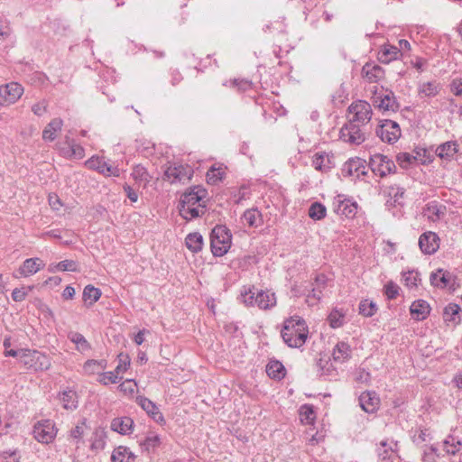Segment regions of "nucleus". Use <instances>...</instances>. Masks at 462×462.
Returning <instances> with one entry per match:
<instances>
[{
    "instance_id": "nucleus-11",
    "label": "nucleus",
    "mask_w": 462,
    "mask_h": 462,
    "mask_svg": "<svg viewBox=\"0 0 462 462\" xmlns=\"http://www.w3.org/2000/svg\"><path fill=\"white\" fill-rule=\"evenodd\" d=\"M369 166L372 171L380 177L394 173L396 170L394 162L388 158V156L381 153L371 155Z\"/></svg>"
},
{
    "instance_id": "nucleus-44",
    "label": "nucleus",
    "mask_w": 462,
    "mask_h": 462,
    "mask_svg": "<svg viewBox=\"0 0 462 462\" xmlns=\"http://www.w3.org/2000/svg\"><path fill=\"white\" fill-rule=\"evenodd\" d=\"M462 443L453 436H448L441 444L442 449L448 455L459 452Z\"/></svg>"
},
{
    "instance_id": "nucleus-57",
    "label": "nucleus",
    "mask_w": 462,
    "mask_h": 462,
    "mask_svg": "<svg viewBox=\"0 0 462 462\" xmlns=\"http://www.w3.org/2000/svg\"><path fill=\"white\" fill-rule=\"evenodd\" d=\"M60 272H79V264L73 260H64L60 262Z\"/></svg>"
},
{
    "instance_id": "nucleus-6",
    "label": "nucleus",
    "mask_w": 462,
    "mask_h": 462,
    "mask_svg": "<svg viewBox=\"0 0 462 462\" xmlns=\"http://www.w3.org/2000/svg\"><path fill=\"white\" fill-rule=\"evenodd\" d=\"M374 88L372 101L375 107L383 112L398 111L400 106L393 91L383 88L379 90L377 87Z\"/></svg>"
},
{
    "instance_id": "nucleus-61",
    "label": "nucleus",
    "mask_w": 462,
    "mask_h": 462,
    "mask_svg": "<svg viewBox=\"0 0 462 462\" xmlns=\"http://www.w3.org/2000/svg\"><path fill=\"white\" fill-rule=\"evenodd\" d=\"M11 34L9 23L5 19H0V40H5Z\"/></svg>"
},
{
    "instance_id": "nucleus-16",
    "label": "nucleus",
    "mask_w": 462,
    "mask_h": 462,
    "mask_svg": "<svg viewBox=\"0 0 462 462\" xmlns=\"http://www.w3.org/2000/svg\"><path fill=\"white\" fill-rule=\"evenodd\" d=\"M344 177L360 179L367 174L366 162L361 158H352L346 162L341 170Z\"/></svg>"
},
{
    "instance_id": "nucleus-64",
    "label": "nucleus",
    "mask_w": 462,
    "mask_h": 462,
    "mask_svg": "<svg viewBox=\"0 0 462 462\" xmlns=\"http://www.w3.org/2000/svg\"><path fill=\"white\" fill-rule=\"evenodd\" d=\"M451 90L455 96H462V79H455L452 81Z\"/></svg>"
},
{
    "instance_id": "nucleus-62",
    "label": "nucleus",
    "mask_w": 462,
    "mask_h": 462,
    "mask_svg": "<svg viewBox=\"0 0 462 462\" xmlns=\"http://www.w3.org/2000/svg\"><path fill=\"white\" fill-rule=\"evenodd\" d=\"M32 111L35 116H42L47 111V103L42 100L32 106Z\"/></svg>"
},
{
    "instance_id": "nucleus-10",
    "label": "nucleus",
    "mask_w": 462,
    "mask_h": 462,
    "mask_svg": "<svg viewBox=\"0 0 462 462\" xmlns=\"http://www.w3.org/2000/svg\"><path fill=\"white\" fill-rule=\"evenodd\" d=\"M57 435L55 423L51 420H42L33 427L34 439L42 444L51 443Z\"/></svg>"
},
{
    "instance_id": "nucleus-47",
    "label": "nucleus",
    "mask_w": 462,
    "mask_h": 462,
    "mask_svg": "<svg viewBox=\"0 0 462 462\" xmlns=\"http://www.w3.org/2000/svg\"><path fill=\"white\" fill-rule=\"evenodd\" d=\"M106 433L103 429H97L93 433L91 449L100 450L106 446Z\"/></svg>"
},
{
    "instance_id": "nucleus-43",
    "label": "nucleus",
    "mask_w": 462,
    "mask_h": 462,
    "mask_svg": "<svg viewBox=\"0 0 462 462\" xmlns=\"http://www.w3.org/2000/svg\"><path fill=\"white\" fill-rule=\"evenodd\" d=\"M358 310L360 315L370 318L376 313L378 308L375 302L365 299L360 301Z\"/></svg>"
},
{
    "instance_id": "nucleus-56",
    "label": "nucleus",
    "mask_w": 462,
    "mask_h": 462,
    "mask_svg": "<svg viewBox=\"0 0 462 462\" xmlns=\"http://www.w3.org/2000/svg\"><path fill=\"white\" fill-rule=\"evenodd\" d=\"M160 444V438L158 435L151 434L145 438L141 443V446L147 451L151 448H156Z\"/></svg>"
},
{
    "instance_id": "nucleus-36",
    "label": "nucleus",
    "mask_w": 462,
    "mask_h": 462,
    "mask_svg": "<svg viewBox=\"0 0 462 462\" xmlns=\"http://www.w3.org/2000/svg\"><path fill=\"white\" fill-rule=\"evenodd\" d=\"M68 338L76 345L77 350L80 353H84L91 349V346L88 341L82 334L79 332H69Z\"/></svg>"
},
{
    "instance_id": "nucleus-32",
    "label": "nucleus",
    "mask_w": 462,
    "mask_h": 462,
    "mask_svg": "<svg viewBox=\"0 0 462 462\" xmlns=\"http://www.w3.org/2000/svg\"><path fill=\"white\" fill-rule=\"evenodd\" d=\"M312 166L315 170L327 172L332 168V162L325 152H316L312 157Z\"/></svg>"
},
{
    "instance_id": "nucleus-38",
    "label": "nucleus",
    "mask_w": 462,
    "mask_h": 462,
    "mask_svg": "<svg viewBox=\"0 0 462 462\" xmlns=\"http://www.w3.org/2000/svg\"><path fill=\"white\" fill-rule=\"evenodd\" d=\"M60 401L66 410H74L78 406L77 395L72 390H65L60 393Z\"/></svg>"
},
{
    "instance_id": "nucleus-31",
    "label": "nucleus",
    "mask_w": 462,
    "mask_h": 462,
    "mask_svg": "<svg viewBox=\"0 0 462 462\" xmlns=\"http://www.w3.org/2000/svg\"><path fill=\"white\" fill-rule=\"evenodd\" d=\"M107 362L105 359H88L84 363L82 371L86 375L98 374L99 376L102 374L101 371L105 370Z\"/></svg>"
},
{
    "instance_id": "nucleus-39",
    "label": "nucleus",
    "mask_w": 462,
    "mask_h": 462,
    "mask_svg": "<svg viewBox=\"0 0 462 462\" xmlns=\"http://www.w3.org/2000/svg\"><path fill=\"white\" fill-rule=\"evenodd\" d=\"M185 243L192 253H198L202 249L203 236L199 233H190L187 236Z\"/></svg>"
},
{
    "instance_id": "nucleus-7",
    "label": "nucleus",
    "mask_w": 462,
    "mask_h": 462,
    "mask_svg": "<svg viewBox=\"0 0 462 462\" xmlns=\"http://www.w3.org/2000/svg\"><path fill=\"white\" fill-rule=\"evenodd\" d=\"M365 126L347 122L340 130V139L350 144L358 145L366 139Z\"/></svg>"
},
{
    "instance_id": "nucleus-17",
    "label": "nucleus",
    "mask_w": 462,
    "mask_h": 462,
    "mask_svg": "<svg viewBox=\"0 0 462 462\" xmlns=\"http://www.w3.org/2000/svg\"><path fill=\"white\" fill-rule=\"evenodd\" d=\"M430 284L434 287L445 289L451 288L455 283V276L444 269H438L430 273Z\"/></svg>"
},
{
    "instance_id": "nucleus-22",
    "label": "nucleus",
    "mask_w": 462,
    "mask_h": 462,
    "mask_svg": "<svg viewBox=\"0 0 462 462\" xmlns=\"http://www.w3.org/2000/svg\"><path fill=\"white\" fill-rule=\"evenodd\" d=\"M359 403L363 411L374 413L379 408L380 399L374 392H364L359 396Z\"/></svg>"
},
{
    "instance_id": "nucleus-18",
    "label": "nucleus",
    "mask_w": 462,
    "mask_h": 462,
    "mask_svg": "<svg viewBox=\"0 0 462 462\" xmlns=\"http://www.w3.org/2000/svg\"><path fill=\"white\" fill-rule=\"evenodd\" d=\"M136 403L146 411V413L156 422L163 424L165 422L162 413L160 411L158 406L150 399L138 395L135 398Z\"/></svg>"
},
{
    "instance_id": "nucleus-2",
    "label": "nucleus",
    "mask_w": 462,
    "mask_h": 462,
    "mask_svg": "<svg viewBox=\"0 0 462 462\" xmlns=\"http://www.w3.org/2000/svg\"><path fill=\"white\" fill-rule=\"evenodd\" d=\"M282 337L290 347L302 346L309 335L306 321L300 316H292L284 320L282 329Z\"/></svg>"
},
{
    "instance_id": "nucleus-52",
    "label": "nucleus",
    "mask_w": 462,
    "mask_h": 462,
    "mask_svg": "<svg viewBox=\"0 0 462 462\" xmlns=\"http://www.w3.org/2000/svg\"><path fill=\"white\" fill-rule=\"evenodd\" d=\"M405 285L410 289L416 288L420 282V273L417 271H408L402 273Z\"/></svg>"
},
{
    "instance_id": "nucleus-35",
    "label": "nucleus",
    "mask_w": 462,
    "mask_h": 462,
    "mask_svg": "<svg viewBox=\"0 0 462 462\" xmlns=\"http://www.w3.org/2000/svg\"><path fill=\"white\" fill-rule=\"evenodd\" d=\"M441 89L440 83L437 81H429L420 84L419 86V95L427 97H436Z\"/></svg>"
},
{
    "instance_id": "nucleus-45",
    "label": "nucleus",
    "mask_w": 462,
    "mask_h": 462,
    "mask_svg": "<svg viewBox=\"0 0 462 462\" xmlns=\"http://www.w3.org/2000/svg\"><path fill=\"white\" fill-rule=\"evenodd\" d=\"M328 322L332 328H341L345 323V312L337 309L332 310L328 316Z\"/></svg>"
},
{
    "instance_id": "nucleus-54",
    "label": "nucleus",
    "mask_w": 462,
    "mask_h": 462,
    "mask_svg": "<svg viewBox=\"0 0 462 462\" xmlns=\"http://www.w3.org/2000/svg\"><path fill=\"white\" fill-rule=\"evenodd\" d=\"M137 384L134 380H125L122 383L119 384L118 388L120 392L124 393L125 395L132 396L135 392Z\"/></svg>"
},
{
    "instance_id": "nucleus-24",
    "label": "nucleus",
    "mask_w": 462,
    "mask_h": 462,
    "mask_svg": "<svg viewBox=\"0 0 462 462\" xmlns=\"http://www.w3.org/2000/svg\"><path fill=\"white\" fill-rule=\"evenodd\" d=\"M362 76L367 81L375 83L384 77L383 68L377 64L365 63L362 68Z\"/></svg>"
},
{
    "instance_id": "nucleus-28",
    "label": "nucleus",
    "mask_w": 462,
    "mask_h": 462,
    "mask_svg": "<svg viewBox=\"0 0 462 462\" xmlns=\"http://www.w3.org/2000/svg\"><path fill=\"white\" fill-rule=\"evenodd\" d=\"M458 152V144L455 141H448L439 144L436 148V154L440 159L445 161H451Z\"/></svg>"
},
{
    "instance_id": "nucleus-19",
    "label": "nucleus",
    "mask_w": 462,
    "mask_h": 462,
    "mask_svg": "<svg viewBox=\"0 0 462 462\" xmlns=\"http://www.w3.org/2000/svg\"><path fill=\"white\" fill-rule=\"evenodd\" d=\"M334 207L337 215L345 216L347 218H353L357 211L356 202L345 199L341 195H338L336 199Z\"/></svg>"
},
{
    "instance_id": "nucleus-27",
    "label": "nucleus",
    "mask_w": 462,
    "mask_h": 462,
    "mask_svg": "<svg viewBox=\"0 0 462 462\" xmlns=\"http://www.w3.org/2000/svg\"><path fill=\"white\" fill-rule=\"evenodd\" d=\"M462 310L459 305L456 303H448L443 310V319L449 325L456 326L462 320L460 313Z\"/></svg>"
},
{
    "instance_id": "nucleus-15",
    "label": "nucleus",
    "mask_w": 462,
    "mask_h": 462,
    "mask_svg": "<svg viewBox=\"0 0 462 462\" xmlns=\"http://www.w3.org/2000/svg\"><path fill=\"white\" fill-rule=\"evenodd\" d=\"M86 166L90 169L97 171L106 177H119L121 171L118 167L108 164L107 162L99 156H92L86 162Z\"/></svg>"
},
{
    "instance_id": "nucleus-33",
    "label": "nucleus",
    "mask_w": 462,
    "mask_h": 462,
    "mask_svg": "<svg viewBox=\"0 0 462 462\" xmlns=\"http://www.w3.org/2000/svg\"><path fill=\"white\" fill-rule=\"evenodd\" d=\"M135 455L125 446L116 448L111 456L112 462H135Z\"/></svg>"
},
{
    "instance_id": "nucleus-53",
    "label": "nucleus",
    "mask_w": 462,
    "mask_h": 462,
    "mask_svg": "<svg viewBox=\"0 0 462 462\" xmlns=\"http://www.w3.org/2000/svg\"><path fill=\"white\" fill-rule=\"evenodd\" d=\"M86 419H82L79 423L70 430V438L78 443L79 440H81L84 431L86 429Z\"/></svg>"
},
{
    "instance_id": "nucleus-50",
    "label": "nucleus",
    "mask_w": 462,
    "mask_h": 462,
    "mask_svg": "<svg viewBox=\"0 0 462 462\" xmlns=\"http://www.w3.org/2000/svg\"><path fill=\"white\" fill-rule=\"evenodd\" d=\"M326 207L319 202H314L309 208V216L315 220H320L326 216Z\"/></svg>"
},
{
    "instance_id": "nucleus-51",
    "label": "nucleus",
    "mask_w": 462,
    "mask_h": 462,
    "mask_svg": "<svg viewBox=\"0 0 462 462\" xmlns=\"http://www.w3.org/2000/svg\"><path fill=\"white\" fill-rule=\"evenodd\" d=\"M225 176V171L218 167V168H216L214 166H212L209 171L207 172V180H208V182L209 184H217L218 183L220 180H223Z\"/></svg>"
},
{
    "instance_id": "nucleus-40",
    "label": "nucleus",
    "mask_w": 462,
    "mask_h": 462,
    "mask_svg": "<svg viewBox=\"0 0 462 462\" xmlns=\"http://www.w3.org/2000/svg\"><path fill=\"white\" fill-rule=\"evenodd\" d=\"M351 348L346 342H339L333 350V358L335 361L344 362L350 356Z\"/></svg>"
},
{
    "instance_id": "nucleus-58",
    "label": "nucleus",
    "mask_w": 462,
    "mask_h": 462,
    "mask_svg": "<svg viewBox=\"0 0 462 462\" xmlns=\"http://www.w3.org/2000/svg\"><path fill=\"white\" fill-rule=\"evenodd\" d=\"M439 449L435 446H431L428 450L424 451L423 462H435L436 457H439Z\"/></svg>"
},
{
    "instance_id": "nucleus-26",
    "label": "nucleus",
    "mask_w": 462,
    "mask_h": 462,
    "mask_svg": "<svg viewBox=\"0 0 462 462\" xmlns=\"http://www.w3.org/2000/svg\"><path fill=\"white\" fill-rule=\"evenodd\" d=\"M397 443L388 440H382L376 449L377 455L382 462H393V456L396 453Z\"/></svg>"
},
{
    "instance_id": "nucleus-1",
    "label": "nucleus",
    "mask_w": 462,
    "mask_h": 462,
    "mask_svg": "<svg viewBox=\"0 0 462 462\" xmlns=\"http://www.w3.org/2000/svg\"><path fill=\"white\" fill-rule=\"evenodd\" d=\"M207 190L200 186H195L181 195L180 214L185 219L198 217L204 212V199Z\"/></svg>"
},
{
    "instance_id": "nucleus-8",
    "label": "nucleus",
    "mask_w": 462,
    "mask_h": 462,
    "mask_svg": "<svg viewBox=\"0 0 462 462\" xmlns=\"http://www.w3.org/2000/svg\"><path fill=\"white\" fill-rule=\"evenodd\" d=\"M348 112L353 115L349 122L359 124L363 126H365L370 122L373 115L371 105L364 100L353 102L348 107Z\"/></svg>"
},
{
    "instance_id": "nucleus-14",
    "label": "nucleus",
    "mask_w": 462,
    "mask_h": 462,
    "mask_svg": "<svg viewBox=\"0 0 462 462\" xmlns=\"http://www.w3.org/2000/svg\"><path fill=\"white\" fill-rule=\"evenodd\" d=\"M23 93V88L16 82L0 86V106H7L15 103Z\"/></svg>"
},
{
    "instance_id": "nucleus-49",
    "label": "nucleus",
    "mask_w": 462,
    "mask_h": 462,
    "mask_svg": "<svg viewBox=\"0 0 462 462\" xmlns=\"http://www.w3.org/2000/svg\"><path fill=\"white\" fill-rule=\"evenodd\" d=\"M101 291L92 285H87L83 291L84 301L90 300L89 304L97 302L101 297Z\"/></svg>"
},
{
    "instance_id": "nucleus-5",
    "label": "nucleus",
    "mask_w": 462,
    "mask_h": 462,
    "mask_svg": "<svg viewBox=\"0 0 462 462\" xmlns=\"http://www.w3.org/2000/svg\"><path fill=\"white\" fill-rule=\"evenodd\" d=\"M21 364L27 368H32L35 371H46L51 367V359L45 354L37 350L23 349L21 356Z\"/></svg>"
},
{
    "instance_id": "nucleus-60",
    "label": "nucleus",
    "mask_w": 462,
    "mask_h": 462,
    "mask_svg": "<svg viewBox=\"0 0 462 462\" xmlns=\"http://www.w3.org/2000/svg\"><path fill=\"white\" fill-rule=\"evenodd\" d=\"M397 54L396 48L386 49L381 53L380 60L382 62L389 63L392 60L396 59Z\"/></svg>"
},
{
    "instance_id": "nucleus-9",
    "label": "nucleus",
    "mask_w": 462,
    "mask_h": 462,
    "mask_svg": "<svg viewBox=\"0 0 462 462\" xmlns=\"http://www.w3.org/2000/svg\"><path fill=\"white\" fill-rule=\"evenodd\" d=\"M375 134L383 142L394 143L401 136V128L393 120H382L375 129Z\"/></svg>"
},
{
    "instance_id": "nucleus-34",
    "label": "nucleus",
    "mask_w": 462,
    "mask_h": 462,
    "mask_svg": "<svg viewBox=\"0 0 462 462\" xmlns=\"http://www.w3.org/2000/svg\"><path fill=\"white\" fill-rule=\"evenodd\" d=\"M63 122L60 118L52 119L42 131V138L45 141H53L57 134L60 132Z\"/></svg>"
},
{
    "instance_id": "nucleus-63",
    "label": "nucleus",
    "mask_w": 462,
    "mask_h": 462,
    "mask_svg": "<svg viewBox=\"0 0 462 462\" xmlns=\"http://www.w3.org/2000/svg\"><path fill=\"white\" fill-rule=\"evenodd\" d=\"M27 296V292L24 291L23 288L18 289L15 288L12 292V298L14 301L20 302L25 300Z\"/></svg>"
},
{
    "instance_id": "nucleus-30",
    "label": "nucleus",
    "mask_w": 462,
    "mask_h": 462,
    "mask_svg": "<svg viewBox=\"0 0 462 462\" xmlns=\"http://www.w3.org/2000/svg\"><path fill=\"white\" fill-rule=\"evenodd\" d=\"M421 151H416V155H412L409 152H400L396 156V161L401 168L407 169L416 161H420L422 164L430 162L429 158H420Z\"/></svg>"
},
{
    "instance_id": "nucleus-41",
    "label": "nucleus",
    "mask_w": 462,
    "mask_h": 462,
    "mask_svg": "<svg viewBox=\"0 0 462 462\" xmlns=\"http://www.w3.org/2000/svg\"><path fill=\"white\" fill-rule=\"evenodd\" d=\"M267 374L273 379H282L285 375V368L279 361H271L266 366Z\"/></svg>"
},
{
    "instance_id": "nucleus-46",
    "label": "nucleus",
    "mask_w": 462,
    "mask_h": 462,
    "mask_svg": "<svg viewBox=\"0 0 462 462\" xmlns=\"http://www.w3.org/2000/svg\"><path fill=\"white\" fill-rule=\"evenodd\" d=\"M131 175L136 182L143 186L150 181L151 178L147 170L142 165H135Z\"/></svg>"
},
{
    "instance_id": "nucleus-3",
    "label": "nucleus",
    "mask_w": 462,
    "mask_h": 462,
    "mask_svg": "<svg viewBox=\"0 0 462 462\" xmlns=\"http://www.w3.org/2000/svg\"><path fill=\"white\" fill-rule=\"evenodd\" d=\"M239 300L246 307H258L267 310L276 305L275 293L270 290H259L254 286H243L240 290Z\"/></svg>"
},
{
    "instance_id": "nucleus-37",
    "label": "nucleus",
    "mask_w": 462,
    "mask_h": 462,
    "mask_svg": "<svg viewBox=\"0 0 462 462\" xmlns=\"http://www.w3.org/2000/svg\"><path fill=\"white\" fill-rule=\"evenodd\" d=\"M242 219L245 224L252 227L259 226L263 222L261 212L256 208H250L245 211Z\"/></svg>"
},
{
    "instance_id": "nucleus-55",
    "label": "nucleus",
    "mask_w": 462,
    "mask_h": 462,
    "mask_svg": "<svg viewBox=\"0 0 462 462\" xmlns=\"http://www.w3.org/2000/svg\"><path fill=\"white\" fill-rule=\"evenodd\" d=\"M400 287L393 282L390 281L384 285V294L389 300L396 299L399 294Z\"/></svg>"
},
{
    "instance_id": "nucleus-4",
    "label": "nucleus",
    "mask_w": 462,
    "mask_h": 462,
    "mask_svg": "<svg viewBox=\"0 0 462 462\" xmlns=\"http://www.w3.org/2000/svg\"><path fill=\"white\" fill-rule=\"evenodd\" d=\"M232 235L225 226H217L210 235V247L214 256H223L231 246Z\"/></svg>"
},
{
    "instance_id": "nucleus-13",
    "label": "nucleus",
    "mask_w": 462,
    "mask_h": 462,
    "mask_svg": "<svg viewBox=\"0 0 462 462\" xmlns=\"http://www.w3.org/2000/svg\"><path fill=\"white\" fill-rule=\"evenodd\" d=\"M193 175V170L189 165L170 164L164 170V179L171 183L185 182Z\"/></svg>"
},
{
    "instance_id": "nucleus-21",
    "label": "nucleus",
    "mask_w": 462,
    "mask_h": 462,
    "mask_svg": "<svg viewBox=\"0 0 462 462\" xmlns=\"http://www.w3.org/2000/svg\"><path fill=\"white\" fill-rule=\"evenodd\" d=\"M45 266L44 262L38 258H28L23 261V264L18 269V273L22 277H29L35 274Z\"/></svg>"
},
{
    "instance_id": "nucleus-42",
    "label": "nucleus",
    "mask_w": 462,
    "mask_h": 462,
    "mask_svg": "<svg viewBox=\"0 0 462 462\" xmlns=\"http://www.w3.org/2000/svg\"><path fill=\"white\" fill-rule=\"evenodd\" d=\"M66 143L68 144V150H62V152L65 156L76 157L79 159L84 157L85 152L81 145L76 143L74 140L70 139H67Z\"/></svg>"
},
{
    "instance_id": "nucleus-25",
    "label": "nucleus",
    "mask_w": 462,
    "mask_h": 462,
    "mask_svg": "<svg viewBox=\"0 0 462 462\" xmlns=\"http://www.w3.org/2000/svg\"><path fill=\"white\" fill-rule=\"evenodd\" d=\"M110 428L121 435H128L133 432L134 420L127 416L117 417L112 420Z\"/></svg>"
},
{
    "instance_id": "nucleus-29",
    "label": "nucleus",
    "mask_w": 462,
    "mask_h": 462,
    "mask_svg": "<svg viewBox=\"0 0 462 462\" xmlns=\"http://www.w3.org/2000/svg\"><path fill=\"white\" fill-rule=\"evenodd\" d=\"M412 318L416 320H424L430 314V307L424 300L413 301L410 307Z\"/></svg>"
},
{
    "instance_id": "nucleus-48",
    "label": "nucleus",
    "mask_w": 462,
    "mask_h": 462,
    "mask_svg": "<svg viewBox=\"0 0 462 462\" xmlns=\"http://www.w3.org/2000/svg\"><path fill=\"white\" fill-rule=\"evenodd\" d=\"M316 419L313 406L304 404L300 408V420L304 424H312Z\"/></svg>"
},
{
    "instance_id": "nucleus-23",
    "label": "nucleus",
    "mask_w": 462,
    "mask_h": 462,
    "mask_svg": "<svg viewBox=\"0 0 462 462\" xmlns=\"http://www.w3.org/2000/svg\"><path fill=\"white\" fill-rule=\"evenodd\" d=\"M423 213L430 221L437 222L445 217L447 208L437 201H430L426 205Z\"/></svg>"
},
{
    "instance_id": "nucleus-59",
    "label": "nucleus",
    "mask_w": 462,
    "mask_h": 462,
    "mask_svg": "<svg viewBox=\"0 0 462 462\" xmlns=\"http://www.w3.org/2000/svg\"><path fill=\"white\" fill-rule=\"evenodd\" d=\"M321 290L322 289L314 286V288L311 290V292L307 296L306 301L309 305H315L320 300L322 292Z\"/></svg>"
},
{
    "instance_id": "nucleus-12",
    "label": "nucleus",
    "mask_w": 462,
    "mask_h": 462,
    "mask_svg": "<svg viewBox=\"0 0 462 462\" xmlns=\"http://www.w3.org/2000/svg\"><path fill=\"white\" fill-rule=\"evenodd\" d=\"M119 363L114 371L104 372L100 374L97 382L103 385L109 383H117L122 377L119 376L121 373L126 371L130 365V358L127 355L123 353L118 355Z\"/></svg>"
},
{
    "instance_id": "nucleus-20",
    "label": "nucleus",
    "mask_w": 462,
    "mask_h": 462,
    "mask_svg": "<svg viewBox=\"0 0 462 462\" xmlns=\"http://www.w3.org/2000/svg\"><path fill=\"white\" fill-rule=\"evenodd\" d=\"M439 238L434 232H425L419 238V246L425 254H434L439 247Z\"/></svg>"
}]
</instances>
